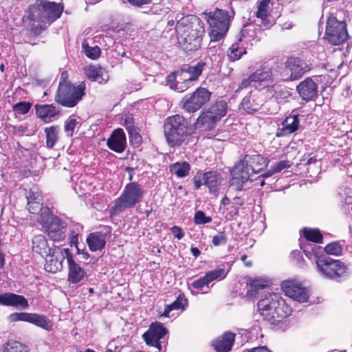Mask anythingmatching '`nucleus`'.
I'll return each mask as SVG.
<instances>
[{"instance_id":"nucleus-1","label":"nucleus","mask_w":352,"mask_h":352,"mask_svg":"<svg viewBox=\"0 0 352 352\" xmlns=\"http://www.w3.org/2000/svg\"><path fill=\"white\" fill-rule=\"evenodd\" d=\"M63 10L60 3L47 0H36L30 5L23 17V21L27 23L34 34H39L50 24L58 19Z\"/></svg>"},{"instance_id":"nucleus-55","label":"nucleus","mask_w":352,"mask_h":352,"mask_svg":"<svg viewBox=\"0 0 352 352\" xmlns=\"http://www.w3.org/2000/svg\"><path fill=\"white\" fill-rule=\"evenodd\" d=\"M254 83H255V82H254V80H253V79H252V76L250 74L248 76V78H245L241 81V84L239 86V88L236 90V92L239 91V90H241L243 88H247L250 86H252Z\"/></svg>"},{"instance_id":"nucleus-5","label":"nucleus","mask_w":352,"mask_h":352,"mask_svg":"<svg viewBox=\"0 0 352 352\" xmlns=\"http://www.w3.org/2000/svg\"><path fill=\"white\" fill-rule=\"evenodd\" d=\"M235 14L232 9L225 10L215 8L213 11L202 13L204 19L209 25L208 35L213 40H222L226 35L230 25V21Z\"/></svg>"},{"instance_id":"nucleus-50","label":"nucleus","mask_w":352,"mask_h":352,"mask_svg":"<svg viewBox=\"0 0 352 352\" xmlns=\"http://www.w3.org/2000/svg\"><path fill=\"white\" fill-rule=\"evenodd\" d=\"M212 242L214 246L226 244L227 242L226 234L223 232H219L218 234L213 236Z\"/></svg>"},{"instance_id":"nucleus-8","label":"nucleus","mask_w":352,"mask_h":352,"mask_svg":"<svg viewBox=\"0 0 352 352\" xmlns=\"http://www.w3.org/2000/svg\"><path fill=\"white\" fill-rule=\"evenodd\" d=\"M144 190L141 186L136 182L127 184L121 195L115 201V204L111 210V214L121 212L126 208L134 207L140 202L144 195Z\"/></svg>"},{"instance_id":"nucleus-9","label":"nucleus","mask_w":352,"mask_h":352,"mask_svg":"<svg viewBox=\"0 0 352 352\" xmlns=\"http://www.w3.org/2000/svg\"><path fill=\"white\" fill-rule=\"evenodd\" d=\"M316 266L321 275L330 279L338 280L340 278L348 274V267L344 263L329 256L318 258Z\"/></svg>"},{"instance_id":"nucleus-28","label":"nucleus","mask_w":352,"mask_h":352,"mask_svg":"<svg viewBox=\"0 0 352 352\" xmlns=\"http://www.w3.org/2000/svg\"><path fill=\"white\" fill-rule=\"evenodd\" d=\"M87 243L91 251L101 250L106 244V235L101 232L91 233L87 239Z\"/></svg>"},{"instance_id":"nucleus-21","label":"nucleus","mask_w":352,"mask_h":352,"mask_svg":"<svg viewBox=\"0 0 352 352\" xmlns=\"http://www.w3.org/2000/svg\"><path fill=\"white\" fill-rule=\"evenodd\" d=\"M263 100L258 92H250L241 103V108L248 113L258 111L263 105Z\"/></svg>"},{"instance_id":"nucleus-37","label":"nucleus","mask_w":352,"mask_h":352,"mask_svg":"<svg viewBox=\"0 0 352 352\" xmlns=\"http://www.w3.org/2000/svg\"><path fill=\"white\" fill-rule=\"evenodd\" d=\"M304 236L307 241L314 243H321L322 236L318 229L304 228L302 229Z\"/></svg>"},{"instance_id":"nucleus-22","label":"nucleus","mask_w":352,"mask_h":352,"mask_svg":"<svg viewBox=\"0 0 352 352\" xmlns=\"http://www.w3.org/2000/svg\"><path fill=\"white\" fill-rule=\"evenodd\" d=\"M235 333L228 331L221 336L213 340L212 345L218 352H228L231 351L235 340Z\"/></svg>"},{"instance_id":"nucleus-35","label":"nucleus","mask_w":352,"mask_h":352,"mask_svg":"<svg viewBox=\"0 0 352 352\" xmlns=\"http://www.w3.org/2000/svg\"><path fill=\"white\" fill-rule=\"evenodd\" d=\"M271 0H258L257 12L256 15L257 18H260L265 24V20L269 14L270 3Z\"/></svg>"},{"instance_id":"nucleus-32","label":"nucleus","mask_w":352,"mask_h":352,"mask_svg":"<svg viewBox=\"0 0 352 352\" xmlns=\"http://www.w3.org/2000/svg\"><path fill=\"white\" fill-rule=\"evenodd\" d=\"M252 79L256 82H268L272 80V74L270 69L261 67L251 74Z\"/></svg>"},{"instance_id":"nucleus-14","label":"nucleus","mask_w":352,"mask_h":352,"mask_svg":"<svg viewBox=\"0 0 352 352\" xmlns=\"http://www.w3.org/2000/svg\"><path fill=\"white\" fill-rule=\"evenodd\" d=\"M64 249L58 246L52 247L50 252L45 255V270L50 273H56L63 269V262L65 260Z\"/></svg>"},{"instance_id":"nucleus-47","label":"nucleus","mask_w":352,"mask_h":352,"mask_svg":"<svg viewBox=\"0 0 352 352\" xmlns=\"http://www.w3.org/2000/svg\"><path fill=\"white\" fill-rule=\"evenodd\" d=\"M324 250L328 254L339 255L342 251V248L338 243H331L326 245Z\"/></svg>"},{"instance_id":"nucleus-20","label":"nucleus","mask_w":352,"mask_h":352,"mask_svg":"<svg viewBox=\"0 0 352 352\" xmlns=\"http://www.w3.org/2000/svg\"><path fill=\"white\" fill-rule=\"evenodd\" d=\"M296 89L302 99L307 101L314 100L318 94L317 85L309 78L299 83Z\"/></svg>"},{"instance_id":"nucleus-17","label":"nucleus","mask_w":352,"mask_h":352,"mask_svg":"<svg viewBox=\"0 0 352 352\" xmlns=\"http://www.w3.org/2000/svg\"><path fill=\"white\" fill-rule=\"evenodd\" d=\"M0 304L21 309L29 307L28 300L23 296L10 292L0 294Z\"/></svg>"},{"instance_id":"nucleus-63","label":"nucleus","mask_w":352,"mask_h":352,"mask_svg":"<svg viewBox=\"0 0 352 352\" xmlns=\"http://www.w3.org/2000/svg\"><path fill=\"white\" fill-rule=\"evenodd\" d=\"M76 248H77V253L78 254H82V258L84 259H87L89 257V254H88V252H85L84 249L81 250L78 247H76Z\"/></svg>"},{"instance_id":"nucleus-12","label":"nucleus","mask_w":352,"mask_h":352,"mask_svg":"<svg viewBox=\"0 0 352 352\" xmlns=\"http://www.w3.org/2000/svg\"><path fill=\"white\" fill-rule=\"evenodd\" d=\"M211 94L206 88L197 89L190 98L183 99V109L189 113L198 111L210 100Z\"/></svg>"},{"instance_id":"nucleus-45","label":"nucleus","mask_w":352,"mask_h":352,"mask_svg":"<svg viewBox=\"0 0 352 352\" xmlns=\"http://www.w3.org/2000/svg\"><path fill=\"white\" fill-rule=\"evenodd\" d=\"M128 133L132 144L139 145L142 142V137L133 126H128Z\"/></svg>"},{"instance_id":"nucleus-57","label":"nucleus","mask_w":352,"mask_h":352,"mask_svg":"<svg viewBox=\"0 0 352 352\" xmlns=\"http://www.w3.org/2000/svg\"><path fill=\"white\" fill-rule=\"evenodd\" d=\"M77 124L78 122L76 119L69 120L65 125V131L67 132H71V135H72L74 128Z\"/></svg>"},{"instance_id":"nucleus-13","label":"nucleus","mask_w":352,"mask_h":352,"mask_svg":"<svg viewBox=\"0 0 352 352\" xmlns=\"http://www.w3.org/2000/svg\"><path fill=\"white\" fill-rule=\"evenodd\" d=\"M167 333L166 329L160 322H155L151 323L148 330L143 334V338L146 344L157 348L161 351L162 346L160 339Z\"/></svg>"},{"instance_id":"nucleus-58","label":"nucleus","mask_w":352,"mask_h":352,"mask_svg":"<svg viewBox=\"0 0 352 352\" xmlns=\"http://www.w3.org/2000/svg\"><path fill=\"white\" fill-rule=\"evenodd\" d=\"M172 234L174 235L175 238L177 239H181L184 237V233L182 231V228L178 226H173L170 228Z\"/></svg>"},{"instance_id":"nucleus-2","label":"nucleus","mask_w":352,"mask_h":352,"mask_svg":"<svg viewBox=\"0 0 352 352\" xmlns=\"http://www.w3.org/2000/svg\"><path fill=\"white\" fill-rule=\"evenodd\" d=\"M269 162V160L261 155H245L230 172V186L236 190H241L248 180H252L253 175L266 168Z\"/></svg>"},{"instance_id":"nucleus-11","label":"nucleus","mask_w":352,"mask_h":352,"mask_svg":"<svg viewBox=\"0 0 352 352\" xmlns=\"http://www.w3.org/2000/svg\"><path fill=\"white\" fill-rule=\"evenodd\" d=\"M8 319L10 322L19 321L29 322L48 331H51L53 327L52 322L47 316L36 313H12L8 316Z\"/></svg>"},{"instance_id":"nucleus-27","label":"nucleus","mask_w":352,"mask_h":352,"mask_svg":"<svg viewBox=\"0 0 352 352\" xmlns=\"http://www.w3.org/2000/svg\"><path fill=\"white\" fill-rule=\"evenodd\" d=\"M219 121V117H216L210 113V111H203L196 121L197 127H204L206 129H213L216 123Z\"/></svg>"},{"instance_id":"nucleus-25","label":"nucleus","mask_w":352,"mask_h":352,"mask_svg":"<svg viewBox=\"0 0 352 352\" xmlns=\"http://www.w3.org/2000/svg\"><path fill=\"white\" fill-rule=\"evenodd\" d=\"M304 63L299 58H290L287 61L286 67L290 71V79L296 80L302 76L305 69Z\"/></svg>"},{"instance_id":"nucleus-34","label":"nucleus","mask_w":352,"mask_h":352,"mask_svg":"<svg viewBox=\"0 0 352 352\" xmlns=\"http://www.w3.org/2000/svg\"><path fill=\"white\" fill-rule=\"evenodd\" d=\"M227 103L224 100H218L215 103L212 104L209 108L210 113L219 117V120L226 116L227 113Z\"/></svg>"},{"instance_id":"nucleus-53","label":"nucleus","mask_w":352,"mask_h":352,"mask_svg":"<svg viewBox=\"0 0 352 352\" xmlns=\"http://www.w3.org/2000/svg\"><path fill=\"white\" fill-rule=\"evenodd\" d=\"M208 283L206 279L205 276L201 277L200 278L195 280L192 283V286L198 289L202 290L204 287H208Z\"/></svg>"},{"instance_id":"nucleus-3","label":"nucleus","mask_w":352,"mask_h":352,"mask_svg":"<svg viewBox=\"0 0 352 352\" xmlns=\"http://www.w3.org/2000/svg\"><path fill=\"white\" fill-rule=\"evenodd\" d=\"M181 25L183 30H179V43L186 52L198 50L201 45L202 36L205 32L204 23L197 16H192L189 19H183Z\"/></svg>"},{"instance_id":"nucleus-43","label":"nucleus","mask_w":352,"mask_h":352,"mask_svg":"<svg viewBox=\"0 0 352 352\" xmlns=\"http://www.w3.org/2000/svg\"><path fill=\"white\" fill-rule=\"evenodd\" d=\"M82 47L84 49L85 54L87 57L91 59H96L100 56V49L98 46L91 47H89L85 43H83Z\"/></svg>"},{"instance_id":"nucleus-62","label":"nucleus","mask_w":352,"mask_h":352,"mask_svg":"<svg viewBox=\"0 0 352 352\" xmlns=\"http://www.w3.org/2000/svg\"><path fill=\"white\" fill-rule=\"evenodd\" d=\"M246 352H272L266 346H258L248 350Z\"/></svg>"},{"instance_id":"nucleus-52","label":"nucleus","mask_w":352,"mask_h":352,"mask_svg":"<svg viewBox=\"0 0 352 352\" xmlns=\"http://www.w3.org/2000/svg\"><path fill=\"white\" fill-rule=\"evenodd\" d=\"M292 162L289 160H282L275 164L272 167L276 173H278L285 168H289Z\"/></svg>"},{"instance_id":"nucleus-46","label":"nucleus","mask_w":352,"mask_h":352,"mask_svg":"<svg viewBox=\"0 0 352 352\" xmlns=\"http://www.w3.org/2000/svg\"><path fill=\"white\" fill-rule=\"evenodd\" d=\"M245 50L243 48L238 47V45H232L230 47V54L229 57L232 60H239L243 54H245Z\"/></svg>"},{"instance_id":"nucleus-33","label":"nucleus","mask_w":352,"mask_h":352,"mask_svg":"<svg viewBox=\"0 0 352 352\" xmlns=\"http://www.w3.org/2000/svg\"><path fill=\"white\" fill-rule=\"evenodd\" d=\"M190 166L186 162H177L170 166V171L177 177H184L188 175Z\"/></svg>"},{"instance_id":"nucleus-61","label":"nucleus","mask_w":352,"mask_h":352,"mask_svg":"<svg viewBox=\"0 0 352 352\" xmlns=\"http://www.w3.org/2000/svg\"><path fill=\"white\" fill-rule=\"evenodd\" d=\"M250 287L254 290H258L264 288V285L260 283L259 280H252L250 281Z\"/></svg>"},{"instance_id":"nucleus-38","label":"nucleus","mask_w":352,"mask_h":352,"mask_svg":"<svg viewBox=\"0 0 352 352\" xmlns=\"http://www.w3.org/2000/svg\"><path fill=\"white\" fill-rule=\"evenodd\" d=\"M187 305V300L184 296L179 295L177 298L170 305H168L164 310L162 316L169 317V313L173 309H184Z\"/></svg>"},{"instance_id":"nucleus-59","label":"nucleus","mask_w":352,"mask_h":352,"mask_svg":"<svg viewBox=\"0 0 352 352\" xmlns=\"http://www.w3.org/2000/svg\"><path fill=\"white\" fill-rule=\"evenodd\" d=\"M128 2L133 6L141 7L144 5L148 4L151 0H127Z\"/></svg>"},{"instance_id":"nucleus-42","label":"nucleus","mask_w":352,"mask_h":352,"mask_svg":"<svg viewBox=\"0 0 352 352\" xmlns=\"http://www.w3.org/2000/svg\"><path fill=\"white\" fill-rule=\"evenodd\" d=\"M53 218H57V217L54 216L48 208H44L41 210L38 221L45 228V226L52 221Z\"/></svg>"},{"instance_id":"nucleus-36","label":"nucleus","mask_w":352,"mask_h":352,"mask_svg":"<svg viewBox=\"0 0 352 352\" xmlns=\"http://www.w3.org/2000/svg\"><path fill=\"white\" fill-rule=\"evenodd\" d=\"M47 147L52 148L58 140V126H52L45 129Z\"/></svg>"},{"instance_id":"nucleus-51","label":"nucleus","mask_w":352,"mask_h":352,"mask_svg":"<svg viewBox=\"0 0 352 352\" xmlns=\"http://www.w3.org/2000/svg\"><path fill=\"white\" fill-rule=\"evenodd\" d=\"M43 202H28V210L30 213L36 214L42 210Z\"/></svg>"},{"instance_id":"nucleus-7","label":"nucleus","mask_w":352,"mask_h":352,"mask_svg":"<svg viewBox=\"0 0 352 352\" xmlns=\"http://www.w3.org/2000/svg\"><path fill=\"white\" fill-rule=\"evenodd\" d=\"M85 85L82 82L77 86L63 80L59 82L55 100L66 107H74L85 95Z\"/></svg>"},{"instance_id":"nucleus-4","label":"nucleus","mask_w":352,"mask_h":352,"mask_svg":"<svg viewBox=\"0 0 352 352\" xmlns=\"http://www.w3.org/2000/svg\"><path fill=\"white\" fill-rule=\"evenodd\" d=\"M258 310L263 318L272 324H276L290 314V309L284 300L277 294H269L257 304Z\"/></svg>"},{"instance_id":"nucleus-49","label":"nucleus","mask_w":352,"mask_h":352,"mask_svg":"<svg viewBox=\"0 0 352 352\" xmlns=\"http://www.w3.org/2000/svg\"><path fill=\"white\" fill-rule=\"evenodd\" d=\"M30 107V103L26 102H21L14 105L13 109L16 112L19 113L25 114L29 111Z\"/></svg>"},{"instance_id":"nucleus-29","label":"nucleus","mask_w":352,"mask_h":352,"mask_svg":"<svg viewBox=\"0 0 352 352\" xmlns=\"http://www.w3.org/2000/svg\"><path fill=\"white\" fill-rule=\"evenodd\" d=\"M32 250L35 252L44 256L50 252L52 248H50L47 241L45 236L42 234L36 235L33 237Z\"/></svg>"},{"instance_id":"nucleus-24","label":"nucleus","mask_w":352,"mask_h":352,"mask_svg":"<svg viewBox=\"0 0 352 352\" xmlns=\"http://www.w3.org/2000/svg\"><path fill=\"white\" fill-rule=\"evenodd\" d=\"M35 109L37 116L45 122H52L59 113L53 104H36Z\"/></svg>"},{"instance_id":"nucleus-23","label":"nucleus","mask_w":352,"mask_h":352,"mask_svg":"<svg viewBox=\"0 0 352 352\" xmlns=\"http://www.w3.org/2000/svg\"><path fill=\"white\" fill-rule=\"evenodd\" d=\"M205 63L200 61L194 66L184 68L180 71L176 72L177 76H184L185 82L191 83L198 79L199 76L201 74L203 69L205 66Z\"/></svg>"},{"instance_id":"nucleus-18","label":"nucleus","mask_w":352,"mask_h":352,"mask_svg":"<svg viewBox=\"0 0 352 352\" xmlns=\"http://www.w3.org/2000/svg\"><path fill=\"white\" fill-rule=\"evenodd\" d=\"M108 147L117 153H122L126 148V139L124 131L122 129L114 130L107 140Z\"/></svg>"},{"instance_id":"nucleus-31","label":"nucleus","mask_w":352,"mask_h":352,"mask_svg":"<svg viewBox=\"0 0 352 352\" xmlns=\"http://www.w3.org/2000/svg\"><path fill=\"white\" fill-rule=\"evenodd\" d=\"M104 70L99 66L89 65L85 68V74L89 79L101 83L106 80L103 75Z\"/></svg>"},{"instance_id":"nucleus-26","label":"nucleus","mask_w":352,"mask_h":352,"mask_svg":"<svg viewBox=\"0 0 352 352\" xmlns=\"http://www.w3.org/2000/svg\"><path fill=\"white\" fill-rule=\"evenodd\" d=\"M204 184L207 186L210 192L216 195L219 193V187L221 182V177L216 172L210 171L205 173L203 176Z\"/></svg>"},{"instance_id":"nucleus-48","label":"nucleus","mask_w":352,"mask_h":352,"mask_svg":"<svg viewBox=\"0 0 352 352\" xmlns=\"http://www.w3.org/2000/svg\"><path fill=\"white\" fill-rule=\"evenodd\" d=\"M194 221L196 224H204L210 223L212 221V218L206 217L203 211L199 210L195 214Z\"/></svg>"},{"instance_id":"nucleus-60","label":"nucleus","mask_w":352,"mask_h":352,"mask_svg":"<svg viewBox=\"0 0 352 352\" xmlns=\"http://www.w3.org/2000/svg\"><path fill=\"white\" fill-rule=\"evenodd\" d=\"M316 162V159L313 157H309V155L304 156L302 159L300 160V163L298 165H309L311 164H314Z\"/></svg>"},{"instance_id":"nucleus-64","label":"nucleus","mask_w":352,"mask_h":352,"mask_svg":"<svg viewBox=\"0 0 352 352\" xmlns=\"http://www.w3.org/2000/svg\"><path fill=\"white\" fill-rule=\"evenodd\" d=\"M124 124L126 126L127 130H128V126H133V119H132V118L130 117V116H127L124 119Z\"/></svg>"},{"instance_id":"nucleus-54","label":"nucleus","mask_w":352,"mask_h":352,"mask_svg":"<svg viewBox=\"0 0 352 352\" xmlns=\"http://www.w3.org/2000/svg\"><path fill=\"white\" fill-rule=\"evenodd\" d=\"M28 202L34 203L35 201L43 202L41 195L38 192L30 190L27 195Z\"/></svg>"},{"instance_id":"nucleus-15","label":"nucleus","mask_w":352,"mask_h":352,"mask_svg":"<svg viewBox=\"0 0 352 352\" xmlns=\"http://www.w3.org/2000/svg\"><path fill=\"white\" fill-rule=\"evenodd\" d=\"M285 294L298 302H306L309 298L305 289L295 280H285L281 283Z\"/></svg>"},{"instance_id":"nucleus-10","label":"nucleus","mask_w":352,"mask_h":352,"mask_svg":"<svg viewBox=\"0 0 352 352\" xmlns=\"http://www.w3.org/2000/svg\"><path fill=\"white\" fill-rule=\"evenodd\" d=\"M324 39L334 45H339L345 42L349 38L346 24L338 21L335 16H331L327 19Z\"/></svg>"},{"instance_id":"nucleus-40","label":"nucleus","mask_w":352,"mask_h":352,"mask_svg":"<svg viewBox=\"0 0 352 352\" xmlns=\"http://www.w3.org/2000/svg\"><path fill=\"white\" fill-rule=\"evenodd\" d=\"M227 275V272L223 268L217 269L206 274L205 277L208 284L214 280H223Z\"/></svg>"},{"instance_id":"nucleus-30","label":"nucleus","mask_w":352,"mask_h":352,"mask_svg":"<svg viewBox=\"0 0 352 352\" xmlns=\"http://www.w3.org/2000/svg\"><path fill=\"white\" fill-rule=\"evenodd\" d=\"M269 95L272 96L278 102H283L291 96L288 88L285 86L274 85L267 89Z\"/></svg>"},{"instance_id":"nucleus-39","label":"nucleus","mask_w":352,"mask_h":352,"mask_svg":"<svg viewBox=\"0 0 352 352\" xmlns=\"http://www.w3.org/2000/svg\"><path fill=\"white\" fill-rule=\"evenodd\" d=\"M298 124L299 122L297 116L287 117L283 123V130L285 133H292L298 129Z\"/></svg>"},{"instance_id":"nucleus-6","label":"nucleus","mask_w":352,"mask_h":352,"mask_svg":"<svg viewBox=\"0 0 352 352\" xmlns=\"http://www.w3.org/2000/svg\"><path fill=\"white\" fill-rule=\"evenodd\" d=\"M164 135L169 146H180L190 134L186 120L180 115L167 118L164 122Z\"/></svg>"},{"instance_id":"nucleus-41","label":"nucleus","mask_w":352,"mask_h":352,"mask_svg":"<svg viewBox=\"0 0 352 352\" xmlns=\"http://www.w3.org/2000/svg\"><path fill=\"white\" fill-rule=\"evenodd\" d=\"M3 352H28V349L21 343L11 340L5 344Z\"/></svg>"},{"instance_id":"nucleus-19","label":"nucleus","mask_w":352,"mask_h":352,"mask_svg":"<svg viewBox=\"0 0 352 352\" xmlns=\"http://www.w3.org/2000/svg\"><path fill=\"white\" fill-rule=\"evenodd\" d=\"M65 223H63L58 217L53 218L52 221L48 223L44 228L46 230L47 235L55 241H63L65 238Z\"/></svg>"},{"instance_id":"nucleus-56","label":"nucleus","mask_w":352,"mask_h":352,"mask_svg":"<svg viewBox=\"0 0 352 352\" xmlns=\"http://www.w3.org/2000/svg\"><path fill=\"white\" fill-rule=\"evenodd\" d=\"M179 80H183V81L180 82L178 80H177L175 89L177 90L179 92H183L188 89V86L190 83L185 82V78H180Z\"/></svg>"},{"instance_id":"nucleus-16","label":"nucleus","mask_w":352,"mask_h":352,"mask_svg":"<svg viewBox=\"0 0 352 352\" xmlns=\"http://www.w3.org/2000/svg\"><path fill=\"white\" fill-rule=\"evenodd\" d=\"M64 252L67 255L69 272L68 281L72 283H78L85 278L86 272L76 261L73 259L68 248H65Z\"/></svg>"},{"instance_id":"nucleus-44","label":"nucleus","mask_w":352,"mask_h":352,"mask_svg":"<svg viewBox=\"0 0 352 352\" xmlns=\"http://www.w3.org/2000/svg\"><path fill=\"white\" fill-rule=\"evenodd\" d=\"M221 40H213L210 38V43L208 44V54L210 56H215L217 54L220 55L221 53V45L219 42Z\"/></svg>"}]
</instances>
